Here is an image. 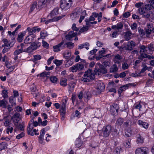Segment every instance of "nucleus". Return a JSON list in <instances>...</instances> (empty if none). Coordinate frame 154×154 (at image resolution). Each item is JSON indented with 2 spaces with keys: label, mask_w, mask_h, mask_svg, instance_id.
<instances>
[{
  "label": "nucleus",
  "mask_w": 154,
  "mask_h": 154,
  "mask_svg": "<svg viewBox=\"0 0 154 154\" xmlns=\"http://www.w3.org/2000/svg\"><path fill=\"white\" fill-rule=\"evenodd\" d=\"M94 72L90 69H88L86 71L83 77L81 78V81L83 83L88 82L91 80L94 79L95 78V75H99L101 73L104 74L107 72L105 68L97 69L95 68L94 70Z\"/></svg>",
  "instance_id": "f257e3e1"
},
{
  "label": "nucleus",
  "mask_w": 154,
  "mask_h": 154,
  "mask_svg": "<svg viewBox=\"0 0 154 154\" xmlns=\"http://www.w3.org/2000/svg\"><path fill=\"white\" fill-rule=\"evenodd\" d=\"M59 8H54L48 16V21L46 22V24H48L49 23L53 21H57L63 17L65 15H62L59 16L58 17H56L57 15L58 14Z\"/></svg>",
  "instance_id": "f03ea898"
},
{
  "label": "nucleus",
  "mask_w": 154,
  "mask_h": 154,
  "mask_svg": "<svg viewBox=\"0 0 154 154\" xmlns=\"http://www.w3.org/2000/svg\"><path fill=\"white\" fill-rule=\"evenodd\" d=\"M147 6L145 5L144 7L140 8L138 9V12L139 14L142 15L143 17L148 18L150 16V13L151 12L149 11Z\"/></svg>",
  "instance_id": "7ed1b4c3"
},
{
  "label": "nucleus",
  "mask_w": 154,
  "mask_h": 154,
  "mask_svg": "<svg viewBox=\"0 0 154 154\" xmlns=\"http://www.w3.org/2000/svg\"><path fill=\"white\" fill-rule=\"evenodd\" d=\"M72 0H61L60 3V7L62 9L66 11L71 7Z\"/></svg>",
  "instance_id": "20e7f679"
},
{
  "label": "nucleus",
  "mask_w": 154,
  "mask_h": 154,
  "mask_svg": "<svg viewBox=\"0 0 154 154\" xmlns=\"http://www.w3.org/2000/svg\"><path fill=\"white\" fill-rule=\"evenodd\" d=\"M112 130V127L110 125H107L102 129L103 136L107 137L109 136Z\"/></svg>",
  "instance_id": "39448f33"
},
{
  "label": "nucleus",
  "mask_w": 154,
  "mask_h": 154,
  "mask_svg": "<svg viewBox=\"0 0 154 154\" xmlns=\"http://www.w3.org/2000/svg\"><path fill=\"white\" fill-rule=\"evenodd\" d=\"M45 130L44 128L42 129L40 133V135L38 137V141L39 143L42 144H45V142L44 141V137L45 133Z\"/></svg>",
  "instance_id": "423d86ee"
},
{
  "label": "nucleus",
  "mask_w": 154,
  "mask_h": 154,
  "mask_svg": "<svg viewBox=\"0 0 154 154\" xmlns=\"http://www.w3.org/2000/svg\"><path fill=\"white\" fill-rule=\"evenodd\" d=\"M148 149L145 147L139 148L135 150V154H147Z\"/></svg>",
  "instance_id": "0eeeda50"
},
{
  "label": "nucleus",
  "mask_w": 154,
  "mask_h": 154,
  "mask_svg": "<svg viewBox=\"0 0 154 154\" xmlns=\"http://www.w3.org/2000/svg\"><path fill=\"white\" fill-rule=\"evenodd\" d=\"M14 43V42L13 41L10 42L9 41L7 44L6 45V46L2 50V53L4 54L8 51L10 48L13 46Z\"/></svg>",
  "instance_id": "6e6552de"
},
{
  "label": "nucleus",
  "mask_w": 154,
  "mask_h": 154,
  "mask_svg": "<svg viewBox=\"0 0 154 154\" xmlns=\"http://www.w3.org/2000/svg\"><path fill=\"white\" fill-rule=\"evenodd\" d=\"M35 35H29L25 38L24 40V43L25 44H29L34 40V38H35Z\"/></svg>",
  "instance_id": "1a4fd4ad"
},
{
  "label": "nucleus",
  "mask_w": 154,
  "mask_h": 154,
  "mask_svg": "<svg viewBox=\"0 0 154 154\" xmlns=\"http://www.w3.org/2000/svg\"><path fill=\"white\" fill-rule=\"evenodd\" d=\"M51 0H40L38 3V8H42L44 5L49 4Z\"/></svg>",
  "instance_id": "9d476101"
},
{
  "label": "nucleus",
  "mask_w": 154,
  "mask_h": 154,
  "mask_svg": "<svg viewBox=\"0 0 154 154\" xmlns=\"http://www.w3.org/2000/svg\"><path fill=\"white\" fill-rule=\"evenodd\" d=\"M145 35H146L147 37H149L150 35L152 32V25L150 24H147L145 29Z\"/></svg>",
  "instance_id": "9b49d317"
},
{
  "label": "nucleus",
  "mask_w": 154,
  "mask_h": 154,
  "mask_svg": "<svg viewBox=\"0 0 154 154\" xmlns=\"http://www.w3.org/2000/svg\"><path fill=\"white\" fill-rule=\"evenodd\" d=\"M96 88L98 90L99 92L102 91L105 88V86L104 84L101 81L97 82L96 86Z\"/></svg>",
  "instance_id": "f8f14e48"
},
{
  "label": "nucleus",
  "mask_w": 154,
  "mask_h": 154,
  "mask_svg": "<svg viewBox=\"0 0 154 154\" xmlns=\"http://www.w3.org/2000/svg\"><path fill=\"white\" fill-rule=\"evenodd\" d=\"M135 43L134 42L132 41H130L127 43L126 46L125 47V49L131 51L135 46Z\"/></svg>",
  "instance_id": "ddd939ff"
},
{
  "label": "nucleus",
  "mask_w": 154,
  "mask_h": 154,
  "mask_svg": "<svg viewBox=\"0 0 154 154\" xmlns=\"http://www.w3.org/2000/svg\"><path fill=\"white\" fill-rule=\"evenodd\" d=\"M136 85L132 83H129L127 84L123 85L121 86L119 89V92L120 93H122L124 91H125L126 89H128L129 86H135Z\"/></svg>",
  "instance_id": "4468645a"
},
{
  "label": "nucleus",
  "mask_w": 154,
  "mask_h": 154,
  "mask_svg": "<svg viewBox=\"0 0 154 154\" xmlns=\"http://www.w3.org/2000/svg\"><path fill=\"white\" fill-rule=\"evenodd\" d=\"M11 117L10 116H7L3 119L4 124L6 127H8L11 124Z\"/></svg>",
  "instance_id": "2eb2a0df"
},
{
  "label": "nucleus",
  "mask_w": 154,
  "mask_h": 154,
  "mask_svg": "<svg viewBox=\"0 0 154 154\" xmlns=\"http://www.w3.org/2000/svg\"><path fill=\"white\" fill-rule=\"evenodd\" d=\"M76 35V32H74L73 31H71L69 32L68 34L66 35L65 37L67 40H70L72 38L75 36Z\"/></svg>",
  "instance_id": "dca6fc26"
},
{
  "label": "nucleus",
  "mask_w": 154,
  "mask_h": 154,
  "mask_svg": "<svg viewBox=\"0 0 154 154\" xmlns=\"http://www.w3.org/2000/svg\"><path fill=\"white\" fill-rule=\"evenodd\" d=\"M122 59V57L121 56L117 54L115 56L113 60L116 64H119L121 62Z\"/></svg>",
  "instance_id": "f3484780"
},
{
  "label": "nucleus",
  "mask_w": 154,
  "mask_h": 154,
  "mask_svg": "<svg viewBox=\"0 0 154 154\" xmlns=\"http://www.w3.org/2000/svg\"><path fill=\"white\" fill-rule=\"evenodd\" d=\"M123 25L121 22H119L117 23L116 25H113L111 26V28L112 29H114L116 28L118 30L122 29L123 27Z\"/></svg>",
  "instance_id": "a211bd4d"
},
{
  "label": "nucleus",
  "mask_w": 154,
  "mask_h": 154,
  "mask_svg": "<svg viewBox=\"0 0 154 154\" xmlns=\"http://www.w3.org/2000/svg\"><path fill=\"white\" fill-rule=\"evenodd\" d=\"M26 31L22 32L19 34L17 38V41L19 42H22L23 39V37L26 34Z\"/></svg>",
  "instance_id": "6ab92c4d"
},
{
  "label": "nucleus",
  "mask_w": 154,
  "mask_h": 154,
  "mask_svg": "<svg viewBox=\"0 0 154 154\" xmlns=\"http://www.w3.org/2000/svg\"><path fill=\"white\" fill-rule=\"evenodd\" d=\"M39 9L38 8V4L36 2H33L31 5L30 9L29 12L30 13H31L35 9Z\"/></svg>",
  "instance_id": "aec40b11"
},
{
  "label": "nucleus",
  "mask_w": 154,
  "mask_h": 154,
  "mask_svg": "<svg viewBox=\"0 0 154 154\" xmlns=\"http://www.w3.org/2000/svg\"><path fill=\"white\" fill-rule=\"evenodd\" d=\"M41 45V44L40 42H35L32 43L31 45L33 48V49L35 50L40 46Z\"/></svg>",
  "instance_id": "412c9836"
},
{
  "label": "nucleus",
  "mask_w": 154,
  "mask_h": 154,
  "mask_svg": "<svg viewBox=\"0 0 154 154\" xmlns=\"http://www.w3.org/2000/svg\"><path fill=\"white\" fill-rule=\"evenodd\" d=\"M33 128V127L29 123L27 128V131L28 134L32 136H33L34 134L32 131Z\"/></svg>",
  "instance_id": "4be33fe9"
},
{
  "label": "nucleus",
  "mask_w": 154,
  "mask_h": 154,
  "mask_svg": "<svg viewBox=\"0 0 154 154\" xmlns=\"http://www.w3.org/2000/svg\"><path fill=\"white\" fill-rule=\"evenodd\" d=\"M149 4L145 5L148 7V8L150 10L154 9V0H149Z\"/></svg>",
  "instance_id": "5701e85b"
},
{
  "label": "nucleus",
  "mask_w": 154,
  "mask_h": 154,
  "mask_svg": "<svg viewBox=\"0 0 154 154\" xmlns=\"http://www.w3.org/2000/svg\"><path fill=\"white\" fill-rule=\"evenodd\" d=\"M132 33L131 31L129 30L126 32L124 38L126 41H128L131 38V36Z\"/></svg>",
  "instance_id": "b1692460"
},
{
  "label": "nucleus",
  "mask_w": 154,
  "mask_h": 154,
  "mask_svg": "<svg viewBox=\"0 0 154 154\" xmlns=\"http://www.w3.org/2000/svg\"><path fill=\"white\" fill-rule=\"evenodd\" d=\"M84 46H86V47H85V48L87 49L88 50L89 49V44L88 43L86 42L85 43L83 44H81L79 45L78 46V48L79 49H81L83 48H84Z\"/></svg>",
  "instance_id": "393cba45"
},
{
  "label": "nucleus",
  "mask_w": 154,
  "mask_h": 154,
  "mask_svg": "<svg viewBox=\"0 0 154 154\" xmlns=\"http://www.w3.org/2000/svg\"><path fill=\"white\" fill-rule=\"evenodd\" d=\"M71 54L70 51L66 50L63 53V57L66 59H68L71 56Z\"/></svg>",
  "instance_id": "a878e982"
},
{
  "label": "nucleus",
  "mask_w": 154,
  "mask_h": 154,
  "mask_svg": "<svg viewBox=\"0 0 154 154\" xmlns=\"http://www.w3.org/2000/svg\"><path fill=\"white\" fill-rule=\"evenodd\" d=\"M28 32V34L29 35H35L34 33L35 32V27L31 28L29 27L27 28L26 30Z\"/></svg>",
  "instance_id": "bb28decb"
},
{
  "label": "nucleus",
  "mask_w": 154,
  "mask_h": 154,
  "mask_svg": "<svg viewBox=\"0 0 154 154\" xmlns=\"http://www.w3.org/2000/svg\"><path fill=\"white\" fill-rule=\"evenodd\" d=\"M110 111L111 112H112L115 114V112L117 113L118 112V106L117 104H114V106H111Z\"/></svg>",
  "instance_id": "cd10ccee"
},
{
  "label": "nucleus",
  "mask_w": 154,
  "mask_h": 154,
  "mask_svg": "<svg viewBox=\"0 0 154 154\" xmlns=\"http://www.w3.org/2000/svg\"><path fill=\"white\" fill-rule=\"evenodd\" d=\"M138 123L139 125H142L145 128H147L148 127V124L146 122H143L141 120H139Z\"/></svg>",
  "instance_id": "c85d7f7f"
},
{
  "label": "nucleus",
  "mask_w": 154,
  "mask_h": 154,
  "mask_svg": "<svg viewBox=\"0 0 154 154\" xmlns=\"http://www.w3.org/2000/svg\"><path fill=\"white\" fill-rule=\"evenodd\" d=\"M82 141L79 138H78L75 141V146L77 148L81 147L82 145Z\"/></svg>",
  "instance_id": "c756f323"
},
{
  "label": "nucleus",
  "mask_w": 154,
  "mask_h": 154,
  "mask_svg": "<svg viewBox=\"0 0 154 154\" xmlns=\"http://www.w3.org/2000/svg\"><path fill=\"white\" fill-rule=\"evenodd\" d=\"M95 20V18L93 16H90L89 18L86 19L85 21L86 22V24L87 26H90V22L91 21H94Z\"/></svg>",
  "instance_id": "7c9ffc66"
},
{
  "label": "nucleus",
  "mask_w": 154,
  "mask_h": 154,
  "mask_svg": "<svg viewBox=\"0 0 154 154\" xmlns=\"http://www.w3.org/2000/svg\"><path fill=\"white\" fill-rule=\"evenodd\" d=\"M118 68L116 64H114L112 66L110 69V72H114L117 71Z\"/></svg>",
  "instance_id": "2f4dec72"
},
{
  "label": "nucleus",
  "mask_w": 154,
  "mask_h": 154,
  "mask_svg": "<svg viewBox=\"0 0 154 154\" xmlns=\"http://www.w3.org/2000/svg\"><path fill=\"white\" fill-rule=\"evenodd\" d=\"M78 71H80L84 68V65L80 63H78L75 64Z\"/></svg>",
  "instance_id": "473e14b6"
},
{
  "label": "nucleus",
  "mask_w": 154,
  "mask_h": 154,
  "mask_svg": "<svg viewBox=\"0 0 154 154\" xmlns=\"http://www.w3.org/2000/svg\"><path fill=\"white\" fill-rule=\"evenodd\" d=\"M124 122V119L122 118H119L116 122V124L119 126L121 125Z\"/></svg>",
  "instance_id": "72a5a7b5"
},
{
  "label": "nucleus",
  "mask_w": 154,
  "mask_h": 154,
  "mask_svg": "<svg viewBox=\"0 0 154 154\" xmlns=\"http://www.w3.org/2000/svg\"><path fill=\"white\" fill-rule=\"evenodd\" d=\"M7 143L5 142H3L0 143V151L6 149L7 147Z\"/></svg>",
  "instance_id": "f704fd0d"
},
{
  "label": "nucleus",
  "mask_w": 154,
  "mask_h": 154,
  "mask_svg": "<svg viewBox=\"0 0 154 154\" xmlns=\"http://www.w3.org/2000/svg\"><path fill=\"white\" fill-rule=\"evenodd\" d=\"M11 120H12L15 126H17L18 125V122L20 119V118H15V117H11Z\"/></svg>",
  "instance_id": "c9c22d12"
},
{
  "label": "nucleus",
  "mask_w": 154,
  "mask_h": 154,
  "mask_svg": "<svg viewBox=\"0 0 154 154\" xmlns=\"http://www.w3.org/2000/svg\"><path fill=\"white\" fill-rule=\"evenodd\" d=\"M137 143H141L143 142V139L140 134L137 135Z\"/></svg>",
  "instance_id": "e433bc0d"
},
{
  "label": "nucleus",
  "mask_w": 154,
  "mask_h": 154,
  "mask_svg": "<svg viewBox=\"0 0 154 154\" xmlns=\"http://www.w3.org/2000/svg\"><path fill=\"white\" fill-rule=\"evenodd\" d=\"M67 80L65 78L62 79L60 82V85L63 86H66L67 85Z\"/></svg>",
  "instance_id": "4c0bfd02"
},
{
  "label": "nucleus",
  "mask_w": 154,
  "mask_h": 154,
  "mask_svg": "<svg viewBox=\"0 0 154 154\" xmlns=\"http://www.w3.org/2000/svg\"><path fill=\"white\" fill-rule=\"evenodd\" d=\"M140 54L145 53L146 52V47L144 45L141 46L140 47Z\"/></svg>",
  "instance_id": "58836bf2"
},
{
  "label": "nucleus",
  "mask_w": 154,
  "mask_h": 154,
  "mask_svg": "<svg viewBox=\"0 0 154 154\" xmlns=\"http://www.w3.org/2000/svg\"><path fill=\"white\" fill-rule=\"evenodd\" d=\"M6 101L5 100H0V107H2L4 108L6 107Z\"/></svg>",
  "instance_id": "ea45409f"
},
{
  "label": "nucleus",
  "mask_w": 154,
  "mask_h": 154,
  "mask_svg": "<svg viewBox=\"0 0 154 154\" xmlns=\"http://www.w3.org/2000/svg\"><path fill=\"white\" fill-rule=\"evenodd\" d=\"M58 45L60 50L66 48V44L64 43L63 41H62Z\"/></svg>",
  "instance_id": "a19ab883"
},
{
  "label": "nucleus",
  "mask_w": 154,
  "mask_h": 154,
  "mask_svg": "<svg viewBox=\"0 0 154 154\" xmlns=\"http://www.w3.org/2000/svg\"><path fill=\"white\" fill-rule=\"evenodd\" d=\"M49 72H44L40 74V76L42 77H48L50 75Z\"/></svg>",
  "instance_id": "79ce46f5"
},
{
  "label": "nucleus",
  "mask_w": 154,
  "mask_h": 154,
  "mask_svg": "<svg viewBox=\"0 0 154 154\" xmlns=\"http://www.w3.org/2000/svg\"><path fill=\"white\" fill-rule=\"evenodd\" d=\"M66 47L69 49H71L73 48L74 46V43L72 42H68L65 43Z\"/></svg>",
  "instance_id": "37998d69"
},
{
  "label": "nucleus",
  "mask_w": 154,
  "mask_h": 154,
  "mask_svg": "<svg viewBox=\"0 0 154 154\" xmlns=\"http://www.w3.org/2000/svg\"><path fill=\"white\" fill-rule=\"evenodd\" d=\"M20 47L21 48L20 49V50H22V52H25V49H26V48L27 47V46L26 45H25L24 43H21L20 46H17V47L19 48Z\"/></svg>",
  "instance_id": "c03bdc74"
},
{
  "label": "nucleus",
  "mask_w": 154,
  "mask_h": 154,
  "mask_svg": "<svg viewBox=\"0 0 154 154\" xmlns=\"http://www.w3.org/2000/svg\"><path fill=\"white\" fill-rule=\"evenodd\" d=\"M125 147L126 148H129L131 147V144L129 140H126L124 143Z\"/></svg>",
  "instance_id": "a18cd8bd"
},
{
  "label": "nucleus",
  "mask_w": 154,
  "mask_h": 154,
  "mask_svg": "<svg viewBox=\"0 0 154 154\" xmlns=\"http://www.w3.org/2000/svg\"><path fill=\"white\" fill-rule=\"evenodd\" d=\"M17 128L19 129L20 130L23 131L24 130V124L23 123L21 124L20 123H18V125L17 126H15Z\"/></svg>",
  "instance_id": "49530a36"
},
{
  "label": "nucleus",
  "mask_w": 154,
  "mask_h": 154,
  "mask_svg": "<svg viewBox=\"0 0 154 154\" xmlns=\"http://www.w3.org/2000/svg\"><path fill=\"white\" fill-rule=\"evenodd\" d=\"M79 15L77 14V13L74 11L71 15V19L72 20L74 19L75 18L78 17Z\"/></svg>",
  "instance_id": "de8ad7c7"
},
{
  "label": "nucleus",
  "mask_w": 154,
  "mask_h": 154,
  "mask_svg": "<svg viewBox=\"0 0 154 154\" xmlns=\"http://www.w3.org/2000/svg\"><path fill=\"white\" fill-rule=\"evenodd\" d=\"M50 79L51 82L54 83H56L57 81V79L55 76L51 77Z\"/></svg>",
  "instance_id": "09e8293b"
},
{
  "label": "nucleus",
  "mask_w": 154,
  "mask_h": 154,
  "mask_svg": "<svg viewBox=\"0 0 154 154\" xmlns=\"http://www.w3.org/2000/svg\"><path fill=\"white\" fill-rule=\"evenodd\" d=\"M24 51L25 52L31 53L35 51V50L33 49V48L32 47V46L31 45L30 46L26 48V49H25Z\"/></svg>",
  "instance_id": "8fccbe9b"
},
{
  "label": "nucleus",
  "mask_w": 154,
  "mask_h": 154,
  "mask_svg": "<svg viewBox=\"0 0 154 154\" xmlns=\"http://www.w3.org/2000/svg\"><path fill=\"white\" fill-rule=\"evenodd\" d=\"M88 26H87L81 28L80 29L79 32L80 33H82L87 31L88 29Z\"/></svg>",
  "instance_id": "3c124183"
},
{
  "label": "nucleus",
  "mask_w": 154,
  "mask_h": 154,
  "mask_svg": "<svg viewBox=\"0 0 154 154\" xmlns=\"http://www.w3.org/2000/svg\"><path fill=\"white\" fill-rule=\"evenodd\" d=\"M53 48L54 51L55 52H58L61 50L58 45L54 46Z\"/></svg>",
  "instance_id": "603ef678"
},
{
  "label": "nucleus",
  "mask_w": 154,
  "mask_h": 154,
  "mask_svg": "<svg viewBox=\"0 0 154 154\" xmlns=\"http://www.w3.org/2000/svg\"><path fill=\"white\" fill-rule=\"evenodd\" d=\"M75 83L73 82H71L69 84V88L71 90H72L74 88L75 86Z\"/></svg>",
  "instance_id": "864d4df0"
},
{
  "label": "nucleus",
  "mask_w": 154,
  "mask_h": 154,
  "mask_svg": "<svg viewBox=\"0 0 154 154\" xmlns=\"http://www.w3.org/2000/svg\"><path fill=\"white\" fill-rule=\"evenodd\" d=\"M148 55L146 54L143 53L140 54V57L139 58L141 60H143L144 58H148Z\"/></svg>",
  "instance_id": "5fc2aeb1"
},
{
  "label": "nucleus",
  "mask_w": 154,
  "mask_h": 154,
  "mask_svg": "<svg viewBox=\"0 0 154 154\" xmlns=\"http://www.w3.org/2000/svg\"><path fill=\"white\" fill-rule=\"evenodd\" d=\"M69 69L70 70V71L72 72H76L78 71L75 65H74L70 67L69 68Z\"/></svg>",
  "instance_id": "6e6d98bb"
},
{
  "label": "nucleus",
  "mask_w": 154,
  "mask_h": 154,
  "mask_svg": "<svg viewBox=\"0 0 154 154\" xmlns=\"http://www.w3.org/2000/svg\"><path fill=\"white\" fill-rule=\"evenodd\" d=\"M9 41H8V39L4 38L2 40V42H3L4 43V44L2 45L1 48H5L6 46V45H7L8 42H9Z\"/></svg>",
  "instance_id": "4d7b16f0"
},
{
  "label": "nucleus",
  "mask_w": 154,
  "mask_h": 154,
  "mask_svg": "<svg viewBox=\"0 0 154 154\" xmlns=\"http://www.w3.org/2000/svg\"><path fill=\"white\" fill-rule=\"evenodd\" d=\"M2 97L4 98H5L8 97V93L7 90L5 89L3 90L2 91Z\"/></svg>",
  "instance_id": "13d9d810"
},
{
  "label": "nucleus",
  "mask_w": 154,
  "mask_h": 154,
  "mask_svg": "<svg viewBox=\"0 0 154 154\" xmlns=\"http://www.w3.org/2000/svg\"><path fill=\"white\" fill-rule=\"evenodd\" d=\"M40 35L41 38L42 39H44L45 37L48 35L47 33L46 32H40Z\"/></svg>",
  "instance_id": "bf43d9fd"
},
{
  "label": "nucleus",
  "mask_w": 154,
  "mask_h": 154,
  "mask_svg": "<svg viewBox=\"0 0 154 154\" xmlns=\"http://www.w3.org/2000/svg\"><path fill=\"white\" fill-rule=\"evenodd\" d=\"M54 62L57 66H59L62 63V60H54Z\"/></svg>",
  "instance_id": "052dcab7"
},
{
  "label": "nucleus",
  "mask_w": 154,
  "mask_h": 154,
  "mask_svg": "<svg viewBox=\"0 0 154 154\" xmlns=\"http://www.w3.org/2000/svg\"><path fill=\"white\" fill-rule=\"evenodd\" d=\"M122 69L125 70L128 68L129 66L126 63L124 62L122 63Z\"/></svg>",
  "instance_id": "680f3d73"
},
{
  "label": "nucleus",
  "mask_w": 154,
  "mask_h": 154,
  "mask_svg": "<svg viewBox=\"0 0 154 154\" xmlns=\"http://www.w3.org/2000/svg\"><path fill=\"white\" fill-rule=\"evenodd\" d=\"M42 46L43 47L48 49L49 48V45L44 40L42 41Z\"/></svg>",
  "instance_id": "e2e57ef3"
},
{
  "label": "nucleus",
  "mask_w": 154,
  "mask_h": 154,
  "mask_svg": "<svg viewBox=\"0 0 154 154\" xmlns=\"http://www.w3.org/2000/svg\"><path fill=\"white\" fill-rule=\"evenodd\" d=\"M118 32L117 31H116L113 32L112 34L110 35L111 36V37L112 38H116L118 35Z\"/></svg>",
  "instance_id": "0e129e2a"
},
{
  "label": "nucleus",
  "mask_w": 154,
  "mask_h": 154,
  "mask_svg": "<svg viewBox=\"0 0 154 154\" xmlns=\"http://www.w3.org/2000/svg\"><path fill=\"white\" fill-rule=\"evenodd\" d=\"M34 60L35 61H37L40 60L42 58L41 56L39 55H37L33 56Z\"/></svg>",
  "instance_id": "69168bd1"
},
{
  "label": "nucleus",
  "mask_w": 154,
  "mask_h": 154,
  "mask_svg": "<svg viewBox=\"0 0 154 154\" xmlns=\"http://www.w3.org/2000/svg\"><path fill=\"white\" fill-rule=\"evenodd\" d=\"M142 68L141 70V72H144L145 71L148 69V67L145 65H143L142 66Z\"/></svg>",
  "instance_id": "338daca9"
},
{
  "label": "nucleus",
  "mask_w": 154,
  "mask_h": 154,
  "mask_svg": "<svg viewBox=\"0 0 154 154\" xmlns=\"http://www.w3.org/2000/svg\"><path fill=\"white\" fill-rule=\"evenodd\" d=\"M73 63V59L72 58H71L70 59L68 60L66 64H68L69 66L72 65Z\"/></svg>",
  "instance_id": "774afa93"
}]
</instances>
